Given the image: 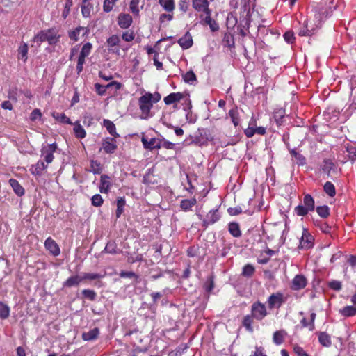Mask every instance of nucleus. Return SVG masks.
I'll return each instance as SVG.
<instances>
[{"label": "nucleus", "mask_w": 356, "mask_h": 356, "mask_svg": "<svg viewBox=\"0 0 356 356\" xmlns=\"http://www.w3.org/2000/svg\"><path fill=\"white\" fill-rule=\"evenodd\" d=\"M293 350L297 356H309L304 349L298 345L294 346Z\"/></svg>", "instance_id": "338daca9"}, {"label": "nucleus", "mask_w": 356, "mask_h": 356, "mask_svg": "<svg viewBox=\"0 0 356 356\" xmlns=\"http://www.w3.org/2000/svg\"><path fill=\"white\" fill-rule=\"evenodd\" d=\"M86 0H83V4L81 6V11H82V15L84 17H90V12L92 9V6H91L89 3L86 4Z\"/></svg>", "instance_id": "49530a36"}, {"label": "nucleus", "mask_w": 356, "mask_h": 356, "mask_svg": "<svg viewBox=\"0 0 356 356\" xmlns=\"http://www.w3.org/2000/svg\"><path fill=\"white\" fill-rule=\"evenodd\" d=\"M347 152L349 159L354 161L356 159V147L353 146L348 147Z\"/></svg>", "instance_id": "052dcab7"}, {"label": "nucleus", "mask_w": 356, "mask_h": 356, "mask_svg": "<svg viewBox=\"0 0 356 356\" xmlns=\"http://www.w3.org/2000/svg\"><path fill=\"white\" fill-rule=\"evenodd\" d=\"M74 133L76 138H83L86 137V133L83 127L78 122H76L74 126Z\"/></svg>", "instance_id": "c85d7f7f"}, {"label": "nucleus", "mask_w": 356, "mask_h": 356, "mask_svg": "<svg viewBox=\"0 0 356 356\" xmlns=\"http://www.w3.org/2000/svg\"><path fill=\"white\" fill-rule=\"evenodd\" d=\"M102 149L106 154H113L117 149L115 140L113 138L107 137L102 140Z\"/></svg>", "instance_id": "9d476101"}, {"label": "nucleus", "mask_w": 356, "mask_h": 356, "mask_svg": "<svg viewBox=\"0 0 356 356\" xmlns=\"http://www.w3.org/2000/svg\"><path fill=\"white\" fill-rule=\"evenodd\" d=\"M81 277L83 281L86 280H95L97 279H101L104 277V275H102L100 273H82Z\"/></svg>", "instance_id": "4c0bfd02"}, {"label": "nucleus", "mask_w": 356, "mask_h": 356, "mask_svg": "<svg viewBox=\"0 0 356 356\" xmlns=\"http://www.w3.org/2000/svg\"><path fill=\"white\" fill-rule=\"evenodd\" d=\"M115 3V1L113 0H105L103 5L104 11L106 13L111 11Z\"/></svg>", "instance_id": "bf43d9fd"}, {"label": "nucleus", "mask_w": 356, "mask_h": 356, "mask_svg": "<svg viewBox=\"0 0 356 356\" xmlns=\"http://www.w3.org/2000/svg\"><path fill=\"white\" fill-rule=\"evenodd\" d=\"M334 166V163L330 160H324L322 165V170L327 172V174H330L331 170L332 169Z\"/></svg>", "instance_id": "6e6d98bb"}, {"label": "nucleus", "mask_w": 356, "mask_h": 356, "mask_svg": "<svg viewBox=\"0 0 356 356\" xmlns=\"http://www.w3.org/2000/svg\"><path fill=\"white\" fill-rule=\"evenodd\" d=\"M214 287L213 280L211 277H209L205 284H204V289L207 292H211Z\"/></svg>", "instance_id": "69168bd1"}, {"label": "nucleus", "mask_w": 356, "mask_h": 356, "mask_svg": "<svg viewBox=\"0 0 356 356\" xmlns=\"http://www.w3.org/2000/svg\"><path fill=\"white\" fill-rule=\"evenodd\" d=\"M81 31L83 32V35L87 33L86 28L82 27V26L76 27L73 31L69 32V38L74 42L78 41L79 36Z\"/></svg>", "instance_id": "bb28decb"}, {"label": "nucleus", "mask_w": 356, "mask_h": 356, "mask_svg": "<svg viewBox=\"0 0 356 356\" xmlns=\"http://www.w3.org/2000/svg\"><path fill=\"white\" fill-rule=\"evenodd\" d=\"M91 202L94 207H100L102 205L104 200L99 194H95L92 197Z\"/></svg>", "instance_id": "864d4df0"}, {"label": "nucleus", "mask_w": 356, "mask_h": 356, "mask_svg": "<svg viewBox=\"0 0 356 356\" xmlns=\"http://www.w3.org/2000/svg\"><path fill=\"white\" fill-rule=\"evenodd\" d=\"M196 202L197 201L195 198L185 199L181 200L180 207L183 210L187 211L191 209L196 204Z\"/></svg>", "instance_id": "c756f323"}, {"label": "nucleus", "mask_w": 356, "mask_h": 356, "mask_svg": "<svg viewBox=\"0 0 356 356\" xmlns=\"http://www.w3.org/2000/svg\"><path fill=\"white\" fill-rule=\"evenodd\" d=\"M59 40V35H58L56 30L51 29L39 32L33 38L34 42H42L47 41L49 44H55Z\"/></svg>", "instance_id": "f03ea898"}, {"label": "nucleus", "mask_w": 356, "mask_h": 356, "mask_svg": "<svg viewBox=\"0 0 356 356\" xmlns=\"http://www.w3.org/2000/svg\"><path fill=\"white\" fill-rule=\"evenodd\" d=\"M28 45L26 43H22L18 49V58L23 60L24 62L27 60Z\"/></svg>", "instance_id": "473e14b6"}, {"label": "nucleus", "mask_w": 356, "mask_h": 356, "mask_svg": "<svg viewBox=\"0 0 356 356\" xmlns=\"http://www.w3.org/2000/svg\"><path fill=\"white\" fill-rule=\"evenodd\" d=\"M81 293L83 298L92 301L95 300L97 297V293L95 291L91 289H83Z\"/></svg>", "instance_id": "09e8293b"}, {"label": "nucleus", "mask_w": 356, "mask_h": 356, "mask_svg": "<svg viewBox=\"0 0 356 356\" xmlns=\"http://www.w3.org/2000/svg\"><path fill=\"white\" fill-rule=\"evenodd\" d=\"M182 97L183 95L181 92H173L164 97L163 100L165 104L170 105L173 103L179 102Z\"/></svg>", "instance_id": "412c9836"}, {"label": "nucleus", "mask_w": 356, "mask_h": 356, "mask_svg": "<svg viewBox=\"0 0 356 356\" xmlns=\"http://www.w3.org/2000/svg\"><path fill=\"white\" fill-rule=\"evenodd\" d=\"M104 126L106 128L107 131L111 135L114 137H118L119 135L116 132V129L114 123L108 120H104Z\"/></svg>", "instance_id": "7c9ffc66"}, {"label": "nucleus", "mask_w": 356, "mask_h": 356, "mask_svg": "<svg viewBox=\"0 0 356 356\" xmlns=\"http://www.w3.org/2000/svg\"><path fill=\"white\" fill-rule=\"evenodd\" d=\"M138 104L141 111V118L147 119L149 117L150 110L153 106L151 101L150 92H146L138 99Z\"/></svg>", "instance_id": "7ed1b4c3"}, {"label": "nucleus", "mask_w": 356, "mask_h": 356, "mask_svg": "<svg viewBox=\"0 0 356 356\" xmlns=\"http://www.w3.org/2000/svg\"><path fill=\"white\" fill-rule=\"evenodd\" d=\"M44 246L54 256H58L60 253V248L54 240L51 237L46 239Z\"/></svg>", "instance_id": "dca6fc26"}, {"label": "nucleus", "mask_w": 356, "mask_h": 356, "mask_svg": "<svg viewBox=\"0 0 356 356\" xmlns=\"http://www.w3.org/2000/svg\"><path fill=\"white\" fill-rule=\"evenodd\" d=\"M315 202L312 196L306 194L303 198V204H299L295 207L294 211L299 216H305L309 212L314 211Z\"/></svg>", "instance_id": "f257e3e1"}, {"label": "nucleus", "mask_w": 356, "mask_h": 356, "mask_svg": "<svg viewBox=\"0 0 356 356\" xmlns=\"http://www.w3.org/2000/svg\"><path fill=\"white\" fill-rule=\"evenodd\" d=\"M125 200L124 197H120L117 200L116 218H119L124 211Z\"/></svg>", "instance_id": "ea45409f"}, {"label": "nucleus", "mask_w": 356, "mask_h": 356, "mask_svg": "<svg viewBox=\"0 0 356 356\" xmlns=\"http://www.w3.org/2000/svg\"><path fill=\"white\" fill-rule=\"evenodd\" d=\"M314 237L309 234L307 229H303L302 234L300 239L299 248L309 249L314 245Z\"/></svg>", "instance_id": "0eeeda50"}, {"label": "nucleus", "mask_w": 356, "mask_h": 356, "mask_svg": "<svg viewBox=\"0 0 356 356\" xmlns=\"http://www.w3.org/2000/svg\"><path fill=\"white\" fill-rule=\"evenodd\" d=\"M283 37L284 40L289 44H293L295 41L294 33L292 31H286Z\"/></svg>", "instance_id": "4d7b16f0"}, {"label": "nucleus", "mask_w": 356, "mask_h": 356, "mask_svg": "<svg viewBox=\"0 0 356 356\" xmlns=\"http://www.w3.org/2000/svg\"><path fill=\"white\" fill-rule=\"evenodd\" d=\"M139 3L140 0H131L130 2V10L135 15H138L139 14Z\"/></svg>", "instance_id": "3c124183"}, {"label": "nucleus", "mask_w": 356, "mask_h": 356, "mask_svg": "<svg viewBox=\"0 0 356 356\" xmlns=\"http://www.w3.org/2000/svg\"><path fill=\"white\" fill-rule=\"evenodd\" d=\"M91 172L94 174H100L102 172L101 164L98 161L92 160L90 162Z\"/></svg>", "instance_id": "603ef678"}, {"label": "nucleus", "mask_w": 356, "mask_h": 356, "mask_svg": "<svg viewBox=\"0 0 356 356\" xmlns=\"http://www.w3.org/2000/svg\"><path fill=\"white\" fill-rule=\"evenodd\" d=\"M270 309L279 308L284 302L283 294L277 292L270 295L267 300Z\"/></svg>", "instance_id": "1a4fd4ad"}, {"label": "nucleus", "mask_w": 356, "mask_h": 356, "mask_svg": "<svg viewBox=\"0 0 356 356\" xmlns=\"http://www.w3.org/2000/svg\"><path fill=\"white\" fill-rule=\"evenodd\" d=\"M120 39L118 35H113L111 37H109L106 40L108 51L117 56H120Z\"/></svg>", "instance_id": "423d86ee"}, {"label": "nucleus", "mask_w": 356, "mask_h": 356, "mask_svg": "<svg viewBox=\"0 0 356 356\" xmlns=\"http://www.w3.org/2000/svg\"><path fill=\"white\" fill-rule=\"evenodd\" d=\"M251 315L257 321H262L268 315L266 305L259 301L254 302L251 306Z\"/></svg>", "instance_id": "20e7f679"}, {"label": "nucleus", "mask_w": 356, "mask_h": 356, "mask_svg": "<svg viewBox=\"0 0 356 356\" xmlns=\"http://www.w3.org/2000/svg\"><path fill=\"white\" fill-rule=\"evenodd\" d=\"M182 76H183L184 81L186 83H190V84H193V83L194 81H195L196 79H196V75L195 74V73L192 70L186 72L185 74H184L182 75Z\"/></svg>", "instance_id": "37998d69"}, {"label": "nucleus", "mask_w": 356, "mask_h": 356, "mask_svg": "<svg viewBox=\"0 0 356 356\" xmlns=\"http://www.w3.org/2000/svg\"><path fill=\"white\" fill-rule=\"evenodd\" d=\"M339 314L344 317H351L356 315V307L352 305L346 306L339 310Z\"/></svg>", "instance_id": "4be33fe9"}, {"label": "nucleus", "mask_w": 356, "mask_h": 356, "mask_svg": "<svg viewBox=\"0 0 356 356\" xmlns=\"http://www.w3.org/2000/svg\"><path fill=\"white\" fill-rule=\"evenodd\" d=\"M99 334V330L98 328L95 327L92 330H89L88 332H83L82 334V339L84 341H92L97 338Z\"/></svg>", "instance_id": "393cba45"}, {"label": "nucleus", "mask_w": 356, "mask_h": 356, "mask_svg": "<svg viewBox=\"0 0 356 356\" xmlns=\"http://www.w3.org/2000/svg\"><path fill=\"white\" fill-rule=\"evenodd\" d=\"M9 184L17 195L22 196L24 195V188L20 185L17 179H10Z\"/></svg>", "instance_id": "aec40b11"}, {"label": "nucleus", "mask_w": 356, "mask_h": 356, "mask_svg": "<svg viewBox=\"0 0 356 356\" xmlns=\"http://www.w3.org/2000/svg\"><path fill=\"white\" fill-rule=\"evenodd\" d=\"M323 190L330 197H334L336 195L335 186L330 181H327L323 186Z\"/></svg>", "instance_id": "72a5a7b5"}, {"label": "nucleus", "mask_w": 356, "mask_h": 356, "mask_svg": "<svg viewBox=\"0 0 356 356\" xmlns=\"http://www.w3.org/2000/svg\"><path fill=\"white\" fill-rule=\"evenodd\" d=\"M92 47V46L91 43H90V42L86 43L85 44H83V46L81 48L80 55L86 58L87 56H88L90 55V54L91 52Z\"/></svg>", "instance_id": "8fccbe9b"}, {"label": "nucleus", "mask_w": 356, "mask_h": 356, "mask_svg": "<svg viewBox=\"0 0 356 356\" xmlns=\"http://www.w3.org/2000/svg\"><path fill=\"white\" fill-rule=\"evenodd\" d=\"M255 268L251 264H246L243 268L242 275L244 277H250L254 273Z\"/></svg>", "instance_id": "c03bdc74"}, {"label": "nucleus", "mask_w": 356, "mask_h": 356, "mask_svg": "<svg viewBox=\"0 0 356 356\" xmlns=\"http://www.w3.org/2000/svg\"><path fill=\"white\" fill-rule=\"evenodd\" d=\"M85 57L79 55L77 60L76 70L78 74H79L83 69V65L85 63Z\"/></svg>", "instance_id": "680f3d73"}, {"label": "nucleus", "mask_w": 356, "mask_h": 356, "mask_svg": "<svg viewBox=\"0 0 356 356\" xmlns=\"http://www.w3.org/2000/svg\"><path fill=\"white\" fill-rule=\"evenodd\" d=\"M121 83L115 81H111V83L104 86L99 83L95 84V88L97 93L99 95H104L106 93V90L114 89L115 91L121 88Z\"/></svg>", "instance_id": "6e6552de"}, {"label": "nucleus", "mask_w": 356, "mask_h": 356, "mask_svg": "<svg viewBox=\"0 0 356 356\" xmlns=\"http://www.w3.org/2000/svg\"><path fill=\"white\" fill-rule=\"evenodd\" d=\"M83 282L81 274L75 275L70 277L67 280L63 282V287H72L78 286Z\"/></svg>", "instance_id": "a211bd4d"}, {"label": "nucleus", "mask_w": 356, "mask_h": 356, "mask_svg": "<svg viewBox=\"0 0 356 356\" xmlns=\"http://www.w3.org/2000/svg\"><path fill=\"white\" fill-rule=\"evenodd\" d=\"M193 8L197 12H203L209 14V1L207 0H193Z\"/></svg>", "instance_id": "9b49d317"}, {"label": "nucleus", "mask_w": 356, "mask_h": 356, "mask_svg": "<svg viewBox=\"0 0 356 356\" xmlns=\"http://www.w3.org/2000/svg\"><path fill=\"white\" fill-rule=\"evenodd\" d=\"M53 117L56 120H59L60 122H61L63 123H65L67 124H72V122L70 120V119L68 117H67L64 113L54 112L53 113Z\"/></svg>", "instance_id": "58836bf2"}, {"label": "nucleus", "mask_w": 356, "mask_h": 356, "mask_svg": "<svg viewBox=\"0 0 356 356\" xmlns=\"http://www.w3.org/2000/svg\"><path fill=\"white\" fill-rule=\"evenodd\" d=\"M111 186V178L107 175H102L99 189L102 193H108Z\"/></svg>", "instance_id": "f3484780"}, {"label": "nucleus", "mask_w": 356, "mask_h": 356, "mask_svg": "<svg viewBox=\"0 0 356 356\" xmlns=\"http://www.w3.org/2000/svg\"><path fill=\"white\" fill-rule=\"evenodd\" d=\"M307 285V280L305 276L302 275H297L293 279L291 289L295 291H298L304 289Z\"/></svg>", "instance_id": "4468645a"}, {"label": "nucleus", "mask_w": 356, "mask_h": 356, "mask_svg": "<svg viewBox=\"0 0 356 356\" xmlns=\"http://www.w3.org/2000/svg\"><path fill=\"white\" fill-rule=\"evenodd\" d=\"M175 145L174 143H172L170 141L165 140L164 139H161V140H160V148L164 147L168 149H174Z\"/></svg>", "instance_id": "e2e57ef3"}, {"label": "nucleus", "mask_w": 356, "mask_h": 356, "mask_svg": "<svg viewBox=\"0 0 356 356\" xmlns=\"http://www.w3.org/2000/svg\"><path fill=\"white\" fill-rule=\"evenodd\" d=\"M318 340L320 343L323 346L328 347L331 345L330 337L325 332H321L319 334Z\"/></svg>", "instance_id": "f704fd0d"}, {"label": "nucleus", "mask_w": 356, "mask_h": 356, "mask_svg": "<svg viewBox=\"0 0 356 356\" xmlns=\"http://www.w3.org/2000/svg\"><path fill=\"white\" fill-rule=\"evenodd\" d=\"M229 115L232 120L233 124L235 127H237L240 124L239 113L236 108L229 110Z\"/></svg>", "instance_id": "cd10ccee"}, {"label": "nucleus", "mask_w": 356, "mask_h": 356, "mask_svg": "<svg viewBox=\"0 0 356 356\" xmlns=\"http://www.w3.org/2000/svg\"><path fill=\"white\" fill-rule=\"evenodd\" d=\"M57 144L54 143L47 145H43L41 149V156L44 158L47 163H51L54 159V153L57 149Z\"/></svg>", "instance_id": "39448f33"}, {"label": "nucleus", "mask_w": 356, "mask_h": 356, "mask_svg": "<svg viewBox=\"0 0 356 356\" xmlns=\"http://www.w3.org/2000/svg\"><path fill=\"white\" fill-rule=\"evenodd\" d=\"M220 216L218 210H211L203 220V225L207 227L209 225L214 224L219 220Z\"/></svg>", "instance_id": "f8f14e48"}, {"label": "nucleus", "mask_w": 356, "mask_h": 356, "mask_svg": "<svg viewBox=\"0 0 356 356\" xmlns=\"http://www.w3.org/2000/svg\"><path fill=\"white\" fill-rule=\"evenodd\" d=\"M229 231L234 237H239L241 235L239 225L236 222H230L229 224Z\"/></svg>", "instance_id": "c9c22d12"}, {"label": "nucleus", "mask_w": 356, "mask_h": 356, "mask_svg": "<svg viewBox=\"0 0 356 356\" xmlns=\"http://www.w3.org/2000/svg\"><path fill=\"white\" fill-rule=\"evenodd\" d=\"M252 318H254L252 317V315H246L244 316L243 320V325L249 332L253 331Z\"/></svg>", "instance_id": "a19ab883"}, {"label": "nucleus", "mask_w": 356, "mask_h": 356, "mask_svg": "<svg viewBox=\"0 0 356 356\" xmlns=\"http://www.w3.org/2000/svg\"><path fill=\"white\" fill-rule=\"evenodd\" d=\"M286 335L284 330L276 331L273 334V342L277 345H280L284 341V337Z\"/></svg>", "instance_id": "2f4dec72"}, {"label": "nucleus", "mask_w": 356, "mask_h": 356, "mask_svg": "<svg viewBox=\"0 0 356 356\" xmlns=\"http://www.w3.org/2000/svg\"><path fill=\"white\" fill-rule=\"evenodd\" d=\"M211 11H209V14H206V17L202 21L204 24L209 25L211 31L214 32L219 29V26L215 20H213L211 17Z\"/></svg>", "instance_id": "b1692460"}, {"label": "nucleus", "mask_w": 356, "mask_h": 356, "mask_svg": "<svg viewBox=\"0 0 356 356\" xmlns=\"http://www.w3.org/2000/svg\"><path fill=\"white\" fill-rule=\"evenodd\" d=\"M325 11H321L315 14L314 16V22L316 27H319L321 24V21L323 17H326L327 15H325Z\"/></svg>", "instance_id": "5fc2aeb1"}, {"label": "nucleus", "mask_w": 356, "mask_h": 356, "mask_svg": "<svg viewBox=\"0 0 356 356\" xmlns=\"http://www.w3.org/2000/svg\"><path fill=\"white\" fill-rule=\"evenodd\" d=\"M42 116V113L40 109L35 108L30 115V119L32 121H35L38 119H40Z\"/></svg>", "instance_id": "0e129e2a"}, {"label": "nucleus", "mask_w": 356, "mask_h": 356, "mask_svg": "<svg viewBox=\"0 0 356 356\" xmlns=\"http://www.w3.org/2000/svg\"><path fill=\"white\" fill-rule=\"evenodd\" d=\"M316 212L321 217L327 218L330 214V209L326 205L319 206L316 208Z\"/></svg>", "instance_id": "a18cd8bd"}, {"label": "nucleus", "mask_w": 356, "mask_h": 356, "mask_svg": "<svg viewBox=\"0 0 356 356\" xmlns=\"http://www.w3.org/2000/svg\"><path fill=\"white\" fill-rule=\"evenodd\" d=\"M250 356H267V355H266L264 348L263 347L256 346L255 350L253 352V353L252 355H250Z\"/></svg>", "instance_id": "774afa93"}, {"label": "nucleus", "mask_w": 356, "mask_h": 356, "mask_svg": "<svg viewBox=\"0 0 356 356\" xmlns=\"http://www.w3.org/2000/svg\"><path fill=\"white\" fill-rule=\"evenodd\" d=\"M160 140L161 139L156 138L148 140L147 138L143 137L141 139L144 147L149 150L160 149Z\"/></svg>", "instance_id": "ddd939ff"}, {"label": "nucleus", "mask_w": 356, "mask_h": 356, "mask_svg": "<svg viewBox=\"0 0 356 356\" xmlns=\"http://www.w3.org/2000/svg\"><path fill=\"white\" fill-rule=\"evenodd\" d=\"M314 29H309L307 23H304V26L300 29L298 35L300 36H310L313 34Z\"/></svg>", "instance_id": "de8ad7c7"}, {"label": "nucleus", "mask_w": 356, "mask_h": 356, "mask_svg": "<svg viewBox=\"0 0 356 356\" xmlns=\"http://www.w3.org/2000/svg\"><path fill=\"white\" fill-rule=\"evenodd\" d=\"M102 252L115 254L120 253L121 251L119 249H118L117 244L115 243V242L113 241H109L107 243V244H106L105 248L104 249V250L102 251Z\"/></svg>", "instance_id": "a878e982"}, {"label": "nucleus", "mask_w": 356, "mask_h": 356, "mask_svg": "<svg viewBox=\"0 0 356 356\" xmlns=\"http://www.w3.org/2000/svg\"><path fill=\"white\" fill-rule=\"evenodd\" d=\"M178 43L184 49H189L193 45L191 34L187 32L183 37L179 39Z\"/></svg>", "instance_id": "6ab92c4d"}, {"label": "nucleus", "mask_w": 356, "mask_h": 356, "mask_svg": "<svg viewBox=\"0 0 356 356\" xmlns=\"http://www.w3.org/2000/svg\"><path fill=\"white\" fill-rule=\"evenodd\" d=\"M328 286L334 291H340L341 289L342 284L340 281L331 280L328 282Z\"/></svg>", "instance_id": "13d9d810"}, {"label": "nucleus", "mask_w": 356, "mask_h": 356, "mask_svg": "<svg viewBox=\"0 0 356 356\" xmlns=\"http://www.w3.org/2000/svg\"><path fill=\"white\" fill-rule=\"evenodd\" d=\"M47 165L44 164V161H38L35 165H33L30 169L32 174L35 175H40L42 172L47 168Z\"/></svg>", "instance_id": "5701e85b"}, {"label": "nucleus", "mask_w": 356, "mask_h": 356, "mask_svg": "<svg viewBox=\"0 0 356 356\" xmlns=\"http://www.w3.org/2000/svg\"><path fill=\"white\" fill-rule=\"evenodd\" d=\"M10 315V308L9 307L0 302V318L1 319H6Z\"/></svg>", "instance_id": "79ce46f5"}, {"label": "nucleus", "mask_w": 356, "mask_h": 356, "mask_svg": "<svg viewBox=\"0 0 356 356\" xmlns=\"http://www.w3.org/2000/svg\"><path fill=\"white\" fill-rule=\"evenodd\" d=\"M133 19L129 14L120 13L118 17V24L122 29H128L132 24Z\"/></svg>", "instance_id": "2eb2a0df"}, {"label": "nucleus", "mask_w": 356, "mask_h": 356, "mask_svg": "<svg viewBox=\"0 0 356 356\" xmlns=\"http://www.w3.org/2000/svg\"><path fill=\"white\" fill-rule=\"evenodd\" d=\"M159 3L167 12H172L175 9L174 0H159Z\"/></svg>", "instance_id": "e433bc0d"}]
</instances>
